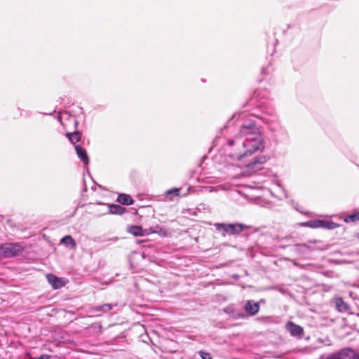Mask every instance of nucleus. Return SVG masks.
<instances>
[{
	"label": "nucleus",
	"mask_w": 359,
	"mask_h": 359,
	"mask_svg": "<svg viewBox=\"0 0 359 359\" xmlns=\"http://www.w3.org/2000/svg\"><path fill=\"white\" fill-rule=\"evenodd\" d=\"M324 225V220L316 219L311 220L302 224L303 226H308L311 228H323Z\"/></svg>",
	"instance_id": "obj_16"
},
{
	"label": "nucleus",
	"mask_w": 359,
	"mask_h": 359,
	"mask_svg": "<svg viewBox=\"0 0 359 359\" xmlns=\"http://www.w3.org/2000/svg\"><path fill=\"white\" fill-rule=\"evenodd\" d=\"M337 226V224L331 222V221H325L324 220V225L323 226V228H326L328 229H334Z\"/></svg>",
	"instance_id": "obj_23"
},
{
	"label": "nucleus",
	"mask_w": 359,
	"mask_h": 359,
	"mask_svg": "<svg viewBox=\"0 0 359 359\" xmlns=\"http://www.w3.org/2000/svg\"><path fill=\"white\" fill-rule=\"evenodd\" d=\"M272 67L271 63H269L267 66L263 67L261 69V74L263 76H268L272 72Z\"/></svg>",
	"instance_id": "obj_21"
},
{
	"label": "nucleus",
	"mask_w": 359,
	"mask_h": 359,
	"mask_svg": "<svg viewBox=\"0 0 359 359\" xmlns=\"http://www.w3.org/2000/svg\"><path fill=\"white\" fill-rule=\"evenodd\" d=\"M359 220V212L348 216L345 219L346 222H354Z\"/></svg>",
	"instance_id": "obj_22"
},
{
	"label": "nucleus",
	"mask_w": 359,
	"mask_h": 359,
	"mask_svg": "<svg viewBox=\"0 0 359 359\" xmlns=\"http://www.w3.org/2000/svg\"><path fill=\"white\" fill-rule=\"evenodd\" d=\"M33 359H50V356L48 355H42L40 357L33 358Z\"/></svg>",
	"instance_id": "obj_25"
},
{
	"label": "nucleus",
	"mask_w": 359,
	"mask_h": 359,
	"mask_svg": "<svg viewBox=\"0 0 359 359\" xmlns=\"http://www.w3.org/2000/svg\"><path fill=\"white\" fill-rule=\"evenodd\" d=\"M285 327L292 336L297 337L299 339H301L303 337V327L298 325H296L293 322H288L286 324Z\"/></svg>",
	"instance_id": "obj_6"
},
{
	"label": "nucleus",
	"mask_w": 359,
	"mask_h": 359,
	"mask_svg": "<svg viewBox=\"0 0 359 359\" xmlns=\"http://www.w3.org/2000/svg\"><path fill=\"white\" fill-rule=\"evenodd\" d=\"M335 307L340 312H346L349 309V306L342 298L339 297L335 299Z\"/></svg>",
	"instance_id": "obj_13"
},
{
	"label": "nucleus",
	"mask_w": 359,
	"mask_h": 359,
	"mask_svg": "<svg viewBox=\"0 0 359 359\" xmlns=\"http://www.w3.org/2000/svg\"><path fill=\"white\" fill-rule=\"evenodd\" d=\"M261 114L247 116L239 126V136L228 140L224 148L229 163L233 165L244 160L257 151H262L264 148V141L259 127L252 116L260 119L267 124L272 131L281 128L279 118L272 106L261 105Z\"/></svg>",
	"instance_id": "obj_1"
},
{
	"label": "nucleus",
	"mask_w": 359,
	"mask_h": 359,
	"mask_svg": "<svg viewBox=\"0 0 359 359\" xmlns=\"http://www.w3.org/2000/svg\"><path fill=\"white\" fill-rule=\"evenodd\" d=\"M128 231L135 236H142L147 234V230L138 226H130L128 228Z\"/></svg>",
	"instance_id": "obj_11"
},
{
	"label": "nucleus",
	"mask_w": 359,
	"mask_h": 359,
	"mask_svg": "<svg viewBox=\"0 0 359 359\" xmlns=\"http://www.w3.org/2000/svg\"><path fill=\"white\" fill-rule=\"evenodd\" d=\"M180 188H172L169 190H167L165 193V198L168 201H172L175 197H177L180 196Z\"/></svg>",
	"instance_id": "obj_14"
},
{
	"label": "nucleus",
	"mask_w": 359,
	"mask_h": 359,
	"mask_svg": "<svg viewBox=\"0 0 359 359\" xmlns=\"http://www.w3.org/2000/svg\"><path fill=\"white\" fill-rule=\"evenodd\" d=\"M295 250L299 252L314 250V248L309 243L297 244L294 246Z\"/></svg>",
	"instance_id": "obj_18"
},
{
	"label": "nucleus",
	"mask_w": 359,
	"mask_h": 359,
	"mask_svg": "<svg viewBox=\"0 0 359 359\" xmlns=\"http://www.w3.org/2000/svg\"><path fill=\"white\" fill-rule=\"evenodd\" d=\"M112 240H114V241H117V238H113Z\"/></svg>",
	"instance_id": "obj_28"
},
{
	"label": "nucleus",
	"mask_w": 359,
	"mask_h": 359,
	"mask_svg": "<svg viewBox=\"0 0 359 359\" xmlns=\"http://www.w3.org/2000/svg\"><path fill=\"white\" fill-rule=\"evenodd\" d=\"M356 238L359 240V233H357V235H356Z\"/></svg>",
	"instance_id": "obj_27"
},
{
	"label": "nucleus",
	"mask_w": 359,
	"mask_h": 359,
	"mask_svg": "<svg viewBox=\"0 0 359 359\" xmlns=\"http://www.w3.org/2000/svg\"><path fill=\"white\" fill-rule=\"evenodd\" d=\"M325 359H358V354L351 348H346L329 355Z\"/></svg>",
	"instance_id": "obj_4"
},
{
	"label": "nucleus",
	"mask_w": 359,
	"mask_h": 359,
	"mask_svg": "<svg viewBox=\"0 0 359 359\" xmlns=\"http://www.w3.org/2000/svg\"><path fill=\"white\" fill-rule=\"evenodd\" d=\"M99 205H103L106 208V211L104 214L110 213L113 215H122L125 212L126 208L120 205L111 204L107 205L105 203H100Z\"/></svg>",
	"instance_id": "obj_7"
},
{
	"label": "nucleus",
	"mask_w": 359,
	"mask_h": 359,
	"mask_svg": "<svg viewBox=\"0 0 359 359\" xmlns=\"http://www.w3.org/2000/svg\"><path fill=\"white\" fill-rule=\"evenodd\" d=\"M214 226L222 236H226L227 234L237 236L248 228L247 226L240 223H215Z\"/></svg>",
	"instance_id": "obj_2"
},
{
	"label": "nucleus",
	"mask_w": 359,
	"mask_h": 359,
	"mask_svg": "<svg viewBox=\"0 0 359 359\" xmlns=\"http://www.w3.org/2000/svg\"><path fill=\"white\" fill-rule=\"evenodd\" d=\"M60 243L67 247H69L72 249H74L76 247V242L69 235H67L65 237H63L61 239Z\"/></svg>",
	"instance_id": "obj_15"
},
{
	"label": "nucleus",
	"mask_w": 359,
	"mask_h": 359,
	"mask_svg": "<svg viewBox=\"0 0 359 359\" xmlns=\"http://www.w3.org/2000/svg\"><path fill=\"white\" fill-rule=\"evenodd\" d=\"M147 234L150 233H158L160 236H166V231L161 226L158 225H156L155 226L150 227L149 229H147Z\"/></svg>",
	"instance_id": "obj_17"
},
{
	"label": "nucleus",
	"mask_w": 359,
	"mask_h": 359,
	"mask_svg": "<svg viewBox=\"0 0 359 359\" xmlns=\"http://www.w3.org/2000/svg\"><path fill=\"white\" fill-rule=\"evenodd\" d=\"M117 201L122 205H132L134 203L133 199L130 195L126 194H120L118 196Z\"/></svg>",
	"instance_id": "obj_12"
},
{
	"label": "nucleus",
	"mask_w": 359,
	"mask_h": 359,
	"mask_svg": "<svg viewBox=\"0 0 359 359\" xmlns=\"http://www.w3.org/2000/svg\"><path fill=\"white\" fill-rule=\"evenodd\" d=\"M114 306V305H113L111 304H104L96 306L95 311L107 312V311L111 310Z\"/></svg>",
	"instance_id": "obj_20"
},
{
	"label": "nucleus",
	"mask_w": 359,
	"mask_h": 359,
	"mask_svg": "<svg viewBox=\"0 0 359 359\" xmlns=\"http://www.w3.org/2000/svg\"><path fill=\"white\" fill-rule=\"evenodd\" d=\"M266 162V158L264 156L253 159L251 162L245 165V172L252 174L263 169L264 163Z\"/></svg>",
	"instance_id": "obj_5"
},
{
	"label": "nucleus",
	"mask_w": 359,
	"mask_h": 359,
	"mask_svg": "<svg viewBox=\"0 0 359 359\" xmlns=\"http://www.w3.org/2000/svg\"><path fill=\"white\" fill-rule=\"evenodd\" d=\"M255 96H256V97H259V91L256 90V91L255 92Z\"/></svg>",
	"instance_id": "obj_26"
},
{
	"label": "nucleus",
	"mask_w": 359,
	"mask_h": 359,
	"mask_svg": "<svg viewBox=\"0 0 359 359\" xmlns=\"http://www.w3.org/2000/svg\"><path fill=\"white\" fill-rule=\"evenodd\" d=\"M74 148L76 154L81 161H82L84 164L88 165L89 163V157L86 149L80 145H75Z\"/></svg>",
	"instance_id": "obj_9"
},
{
	"label": "nucleus",
	"mask_w": 359,
	"mask_h": 359,
	"mask_svg": "<svg viewBox=\"0 0 359 359\" xmlns=\"http://www.w3.org/2000/svg\"><path fill=\"white\" fill-rule=\"evenodd\" d=\"M245 310L250 316H254L258 313L259 310V304L258 302L249 300L245 305Z\"/></svg>",
	"instance_id": "obj_8"
},
{
	"label": "nucleus",
	"mask_w": 359,
	"mask_h": 359,
	"mask_svg": "<svg viewBox=\"0 0 359 359\" xmlns=\"http://www.w3.org/2000/svg\"><path fill=\"white\" fill-rule=\"evenodd\" d=\"M66 136L72 144L79 142L81 137V135L79 132L68 133L66 134Z\"/></svg>",
	"instance_id": "obj_19"
},
{
	"label": "nucleus",
	"mask_w": 359,
	"mask_h": 359,
	"mask_svg": "<svg viewBox=\"0 0 359 359\" xmlns=\"http://www.w3.org/2000/svg\"><path fill=\"white\" fill-rule=\"evenodd\" d=\"M24 251L22 245L18 243H6L0 245V258H11L20 255Z\"/></svg>",
	"instance_id": "obj_3"
},
{
	"label": "nucleus",
	"mask_w": 359,
	"mask_h": 359,
	"mask_svg": "<svg viewBox=\"0 0 359 359\" xmlns=\"http://www.w3.org/2000/svg\"><path fill=\"white\" fill-rule=\"evenodd\" d=\"M358 359H359V355H358Z\"/></svg>",
	"instance_id": "obj_29"
},
{
	"label": "nucleus",
	"mask_w": 359,
	"mask_h": 359,
	"mask_svg": "<svg viewBox=\"0 0 359 359\" xmlns=\"http://www.w3.org/2000/svg\"><path fill=\"white\" fill-rule=\"evenodd\" d=\"M47 278H48L49 283L55 289H58L63 286L62 280L53 274H48Z\"/></svg>",
	"instance_id": "obj_10"
},
{
	"label": "nucleus",
	"mask_w": 359,
	"mask_h": 359,
	"mask_svg": "<svg viewBox=\"0 0 359 359\" xmlns=\"http://www.w3.org/2000/svg\"><path fill=\"white\" fill-rule=\"evenodd\" d=\"M198 355L202 359H212L210 353L205 351H198Z\"/></svg>",
	"instance_id": "obj_24"
}]
</instances>
